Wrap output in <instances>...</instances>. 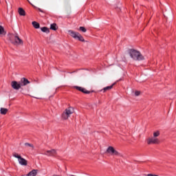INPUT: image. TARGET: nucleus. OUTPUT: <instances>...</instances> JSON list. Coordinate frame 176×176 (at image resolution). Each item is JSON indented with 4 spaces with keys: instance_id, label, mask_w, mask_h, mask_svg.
I'll list each match as a JSON object with an SVG mask.
<instances>
[{
    "instance_id": "obj_1",
    "label": "nucleus",
    "mask_w": 176,
    "mask_h": 176,
    "mask_svg": "<svg viewBox=\"0 0 176 176\" xmlns=\"http://www.w3.org/2000/svg\"><path fill=\"white\" fill-rule=\"evenodd\" d=\"M129 54L133 60H135V61H142V60H145V58L140 51L135 50H130L129 51Z\"/></svg>"
},
{
    "instance_id": "obj_2",
    "label": "nucleus",
    "mask_w": 176,
    "mask_h": 176,
    "mask_svg": "<svg viewBox=\"0 0 176 176\" xmlns=\"http://www.w3.org/2000/svg\"><path fill=\"white\" fill-rule=\"evenodd\" d=\"M67 32L70 35V36H72L74 39H78L80 42H85V38H83V36L79 32H76L73 30H68Z\"/></svg>"
},
{
    "instance_id": "obj_3",
    "label": "nucleus",
    "mask_w": 176,
    "mask_h": 176,
    "mask_svg": "<svg viewBox=\"0 0 176 176\" xmlns=\"http://www.w3.org/2000/svg\"><path fill=\"white\" fill-rule=\"evenodd\" d=\"M72 113H74V108L69 107V108L66 109L65 110V111L63 113L62 118L65 120H67V119H68V118H69V116H71V115H72Z\"/></svg>"
},
{
    "instance_id": "obj_4",
    "label": "nucleus",
    "mask_w": 176,
    "mask_h": 176,
    "mask_svg": "<svg viewBox=\"0 0 176 176\" xmlns=\"http://www.w3.org/2000/svg\"><path fill=\"white\" fill-rule=\"evenodd\" d=\"M14 157H16V159H18V162L21 166H27L28 162L25 159L21 157L20 155H19L17 153H13L12 154Z\"/></svg>"
},
{
    "instance_id": "obj_5",
    "label": "nucleus",
    "mask_w": 176,
    "mask_h": 176,
    "mask_svg": "<svg viewBox=\"0 0 176 176\" xmlns=\"http://www.w3.org/2000/svg\"><path fill=\"white\" fill-rule=\"evenodd\" d=\"M106 153H109L111 156H120V153L118 151L115 150L113 146H109L106 151Z\"/></svg>"
},
{
    "instance_id": "obj_6",
    "label": "nucleus",
    "mask_w": 176,
    "mask_h": 176,
    "mask_svg": "<svg viewBox=\"0 0 176 176\" xmlns=\"http://www.w3.org/2000/svg\"><path fill=\"white\" fill-rule=\"evenodd\" d=\"M160 140H159V138H155V136L148 138L147 139V144L148 145H151L152 144H160Z\"/></svg>"
},
{
    "instance_id": "obj_7",
    "label": "nucleus",
    "mask_w": 176,
    "mask_h": 176,
    "mask_svg": "<svg viewBox=\"0 0 176 176\" xmlns=\"http://www.w3.org/2000/svg\"><path fill=\"white\" fill-rule=\"evenodd\" d=\"M11 42L14 45H23V40H21L18 35H15L14 36V40L11 39Z\"/></svg>"
},
{
    "instance_id": "obj_8",
    "label": "nucleus",
    "mask_w": 176,
    "mask_h": 176,
    "mask_svg": "<svg viewBox=\"0 0 176 176\" xmlns=\"http://www.w3.org/2000/svg\"><path fill=\"white\" fill-rule=\"evenodd\" d=\"M11 86L14 90H19V89L21 87L20 82H18L17 81H12L11 82Z\"/></svg>"
},
{
    "instance_id": "obj_9",
    "label": "nucleus",
    "mask_w": 176,
    "mask_h": 176,
    "mask_svg": "<svg viewBox=\"0 0 176 176\" xmlns=\"http://www.w3.org/2000/svg\"><path fill=\"white\" fill-rule=\"evenodd\" d=\"M43 155H45L46 156H56L57 155V152L56 150L52 149V150H48L45 151Z\"/></svg>"
},
{
    "instance_id": "obj_10",
    "label": "nucleus",
    "mask_w": 176,
    "mask_h": 176,
    "mask_svg": "<svg viewBox=\"0 0 176 176\" xmlns=\"http://www.w3.org/2000/svg\"><path fill=\"white\" fill-rule=\"evenodd\" d=\"M19 83L21 85V87L23 86H27V85H30V80L25 78H22L19 81Z\"/></svg>"
},
{
    "instance_id": "obj_11",
    "label": "nucleus",
    "mask_w": 176,
    "mask_h": 176,
    "mask_svg": "<svg viewBox=\"0 0 176 176\" xmlns=\"http://www.w3.org/2000/svg\"><path fill=\"white\" fill-rule=\"evenodd\" d=\"M74 89H76V90H78L79 91H82V93H84L85 94H90V91L86 90V89L82 87L75 86Z\"/></svg>"
},
{
    "instance_id": "obj_12",
    "label": "nucleus",
    "mask_w": 176,
    "mask_h": 176,
    "mask_svg": "<svg viewBox=\"0 0 176 176\" xmlns=\"http://www.w3.org/2000/svg\"><path fill=\"white\" fill-rule=\"evenodd\" d=\"M38 174V170L33 169L26 176H36Z\"/></svg>"
},
{
    "instance_id": "obj_13",
    "label": "nucleus",
    "mask_w": 176,
    "mask_h": 176,
    "mask_svg": "<svg viewBox=\"0 0 176 176\" xmlns=\"http://www.w3.org/2000/svg\"><path fill=\"white\" fill-rule=\"evenodd\" d=\"M18 13L20 14V16H25V11L21 8L18 9Z\"/></svg>"
},
{
    "instance_id": "obj_14",
    "label": "nucleus",
    "mask_w": 176,
    "mask_h": 176,
    "mask_svg": "<svg viewBox=\"0 0 176 176\" xmlns=\"http://www.w3.org/2000/svg\"><path fill=\"white\" fill-rule=\"evenodd\" d=\"M8 109L6 108H1L0 109V113L1 115H6V113H8Z\"/></svg>"
},
{
    "instance_id": "obj_15",
    "label": "nucleus",
    "mask_w": 176,
    "mask_h": 176,
    "mask_svg": "<svg viewBox=\"0 0 176 176\" xmlns=\"http://www.w3.org/2000/svg\"><path fill=\"white\" fill-rule=\"evenodd\" d=\"M115 85V83H113L112 85L111 86H108L106 87L103 89V93H105V91H108V90H111V89H112V87H113V85Z\"/></svg>"
},
{
    "instance_id": "obj_16",
    "label": "nucleus",
    "mask_w": 176,
    "mask_h": 176,
    "mask_svg": "<svg viewBox=\"0 0 176 176\" xmlns=\"http://www.w3.org/2000/svg\"><path fill=\"white\" fill-rule=\"evenodd\" d=\"M41 30L43 32H45L46 34H49V32H50V30L47 27L41 28Z\"/></svg>"
},
{
    "instance_id": "obj_17",
    "label": "nucleus",
    "mask_w": 176,
    "mask_h": 176,
    "mask_svg": "<svg viewBox=\"0 0 176 176\" xmlns=\"http://www.w3.org/2000/svg\"><path fill=\"white\" fill-rule=\"evenodd\" d=\"M57 24L56 23H52L50 25V30H53V31H56L57 30Z\"/></svg>"
},
{
    "instance_id": "obj_18",
    "label": "nucleus",
    "mask_w": 176,
    "mask_h": 176,
    "mask_svg": "<svg viewBox=\"0 0 176 176\" xmlns=\"http://www.w3.org/2000/svg\"><path fill=\"white\" fill-rule=\"evenodd\" d=\"M0 35H6V32H5V29L1 25H0Z\"/></svg>"
},
{
    "instance_id": "obj_19",
    "label": "nucleus",
    "mask_w": 176,
    "mask_h": 176,
    "mask_svg": "<svg viewBox=\"0 0 176 176\" xmlns=\"http://www.w3.org/2000/svg\"><path fill=\"white\" fill-rule=\"evenodd\" d=\"M32 25L34 28H36V29L39 28V27H40L39 23L36 21H33L32 22Z\"/></svg>"
},
{
    "instance_id": "obj_20",
    "label": "nucleus",
    "mask_w": 176,
    "mask_h": 176,
    "mask_svg": "<svg viewBox=\"0 0 176 176\" xmlns=\"http://www.w3.org/2000/svg\"><path fill=\"white\" fill-rule=\"evenodd\" d=\"M159 135H160V131H157L153 133V137H155V138H157V137H159Z\"/></svg>"
},
{
    "instance_id": "obj_21",
    "label": "nucleus",
    "mask_w": 176,
    "mask_h": 176,
    "mask_svg": "<svg viewBox=\"0 0 176 176\" xmlns=\"http://www.w3.org/2000/svg\"><path fill=\"white\" fill-rule=\"evenodd\" d=\"M25 146H29L30 148H32V149H34V145L30 143H25L24 144Z\"/></svg>"
},
{
    "instance_id": "obj_22",
    "label": "nucleus",
    "mask_w": 176,
    "mask_h": 176,
    "mask_svg": "<svg viewBox=\"0 0 176 176\" xmlns=\"http://www.w3.org/2000/svg\"><path fill=\"white\" fill-rule=\"evenodd\" d=\"M80 31H82V32H86L87 30H86V28L83 26L80 27Z\"/></svg>"
},
{
    "instance_id": "obj_23",
    "label": "nucleus",
    "mask_w": 176,
    "mask_h": 176,
    "mask_svg": "<svg viewBox=\"0 0 176 176\" xmlns=\"http://www.w3.org/2000/svg\"><path fill=\"white\" fill-rule=\"evenodd\" d=\"M140 94H141V92H140V91H135V95L136 96H140Z\"/></svg>"
}]
</instances>
